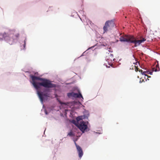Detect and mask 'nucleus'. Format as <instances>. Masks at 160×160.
Returning a JSON list of instances; mask_svg holds the SVG:
<instances>
[{"mask_svg":"<svg viewBox=\"0 0 160 160\" xmlns=\"http://www.w3.org/2000/svg\"><path fill=\"white\" fill-rule=\"evenodd\" d=\"M135 70L136 72H137L139 71L138 68L137 67L135 66Z\"/></svg>","mask_w":160,"mask_h":160,"instance_id":"ddd939ff","label":"nucleus"},{"mask_svg":"<svg viewBox=\"0 0 160 160\" xmlns=\"http://www.w3.org/2000/svg\"><path fill=\"white\" fill-rule=\"evenodd\" d=\"M148 74L150 75H152V72H149Z\"/></svg>","mask_w":160,"mask_h":160,"instance_id":"4468645a","label":"nucleus"},{"mask_svg":"<svg viewBox=\"0 0 160 160\" xmlns=\"http://www.w3.org/2000/svg\"><path fill=\"white\" fill-rule=\"evenodd\" d=\"M132 36L130 35H125L124 37H121L119 40L121 42H131Z\"/></svg>","mask_w":160,"mask_h":160,"instance_id":"0eeeda50","label":"nucleus"},{"mask_svg":"<svg viewBox=\"0 0 160 160\" xmlns=\"http://www.w3.org/2000/svg\"><path fill=\"white\" fill-rule=\"evenodd\" d=\"M146 39L143 38H142L140 40H136L133 36H132L131 42L134 43L135 47H136L140 45L141 43L146 41Z\"/></svg>","mask_w":160,"mask_h":160,"instance_id":"423d86ee","label":"nucleus"},{"mask_svg":"<svg viewBox=\"0 0 160 160\" xmlns=\"http://www.w3.org/2000/svg\"><path fill=\"white\" fill-rule=\"evenodd\" d=\"M68 135L70 137H72L74 136V134L72 132V131H71L70 132L68 133Z\"/></svg>","mask_w":160,"mask_h":160,"instance_id":"9b49d317","label":"nucleus"},{"mask_svg":"<svg viewBox=\"0 0 160 160\" xmlns=\"http://www.w3.org/2000/svg\"><path fill=\"white\" fill-rule=\"evenodd\" d=\"M114 26V22L113 20L107 21L103 27V33L107 32L112 29Z\"/></svg>","mask_w":160,"mask_h":160,"instance_id":"7ed1b4c3","label":"nucleus"},{"mask_svg":"<svg viewBox=\"0 0 160 160\" xmlns=\"http://www.w3.org/2000/svg\"><path fill=\"white\" fill-rule=\"evenodd\" d=\"M67 96L68 98L74 99L76 98H82L83 97L80 93L79 92V93H75L74 92H69L67 93Z\"/></svg>","mask_w":160,"mask_h":160,"instance_id":"39448f33","label":"nucleus"},{"mask_svg":"<svg viewBox=\"0 0 160 160\" xmlns=\"http://www.w3.org/2000/svg\"><path fill=\"white\" fill-rule=\"evenodd\" d=\"M137 62H136V64L137 65Z\"/></svg>","mask_w":160,"mask_h":160,"instance_id":"2eb2a0df","label":"nucleus"},{"mask_svg":"<svg viewBox=\"0 0 160 160\" xmlns=\"http://www.w3.org/2000/svg\"><path fill=\"white\" fill-rule=\"evenodd\" d=\"M152 71H154L155 72L158 71L160 70V69L158 64H157L156 66V68H152Z\"/></svg>","mask_w":160,"mask_h":160,"instance_id":"9d476101","label":"nucleus"},{"mask_svg":"<svg viewBox=\"0 0 160 160\" xmlns=\"http://www.w3.org/2000/svg\"><path fill=\"white\" fill-rule=\"evenodd\" d=\"M19 34L15 32H11L9 33H4L2 34L4 39L9 42L10 41L13 42L18 39Z\"/></svg>","mask_w":160,"mask_h":160,"instance_id":"f03ea898","label":"nucleus"},{"mask_svg":"<svg viewBox=\"0 0 160 160\" xmlns=\"http://www.w3.org/2000/svg\"><path fill=\"white\" fill-rule=\"evenodd\" d=\"M38 94L40 101L42 102H43L44 97L48 96L47 93H43L42 92L39 91H38Z\"/></svg>","mask_w":160,"mask_h":160,"instance_id":"6e6552de","label":"nucleus"},{"mask_svg":"<svg viewBox=\"0 0 160 160\" xmlns=\"http://www.w3.org/2000/svg\"><path fill=\"white\" fill-rule=\"evenodd\" d=\"M76 122L75 121L73 120V123H74L78 128L83 132L87 128L88 126L86 124L85 122L83 121H81L79 123H78L77 124L76 123H75V122Z\"/></svg>","mask_w":160,"mask_h":160,"instance_id":"20e7f679","label":"nucleus"},{"mask_svg":"<svg viewBox=\"0 0 160 160\" xmlns=\"http://www.w3.org/2000/svg\"><path fill=\"white\" fill-rule=\"evenodd\" d=\"M139 72H140L142 75H145V73L146 72L145 71L143 72L141 69L139 70Z\"/></svg>","mask_w":160,"mask_h":160,"instance_id":"f8f14e48","label":"nucleus"},{"mask_svg":"<svg viewBox=\"0 0 160 160\" xmlns=\"http://www.w3.org/2000/svg\"><path fill=\"white\" fill-rule=\"evenodd\" d=\"M30 77L32 80V84L37 90L40 88V86L45 88H53L56 87L55 84L52 83L51 81L47 79L33 75H31Z\"/></svg>","mask_w":160,"mask_h":160,"instance_id":"f257e3e1","label":"nucleus"},{"mask_svg":"<svg viewBox=\"0 0 160 160\" xmlns=\"http://www.w3.org/2000/svg\"><path fill=\"white\" fill-rule=\"evenodd\" d=\"M75 144L78 153L79 157L80 158H81L83 155L82 150L81 147L79 145H77L76 142H75Z\"/></svg>","mask_w":160,"mask_h":160,"instance_id":"1a4fd4ad","label":"nucleus"}]
</instances>
